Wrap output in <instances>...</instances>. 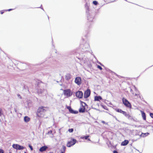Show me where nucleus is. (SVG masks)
<instances>
[{"instance_id": "10", "label": "nucleus", "mask_w": 153, "mask_h": 153, "mask_svg": "<svg viewBox=\"0 0 153 153\" xmlns=\"http://www.w3.org/2000/svg\"><path fill=\"white\" fill-rule=\"evenodd\" d=\"M38 92L39 94H43V95L46 94L47 93L46 90L44 89H39L38 90Z\"/></svg>"}, {"instance_id": "6", "label": "nucleus", "mask_w": 153, "mask_h": 153, "mask_svg": "<svg viewBox=\"0 0 153 153\" xmlns=\"http://www.w3.org/2000/svg\"><path fill=\"white\" fill-rule=\"evenodd\" d=\"M82 103L84 104V105H82L79 109V111L80 112L83 113L85 111V106L86 105V104L85 102H82Z\"/></svg>"}, {"instance_id": "31", "label": "nucleus", "mask_w": 153, "mask_h": 153, "mask_svg": "<svg viewBox=\"0 0 153 153\" xmlns=\"http://www.w3.org/2000/svg\"><path fill=\"white\" fill-rule=\"evenodd\" d=\"M150 116L151 117L153 118V114L150 113Z\"/></svg>"}, {"instance_id": "32", "label": "nucleus", "mask_w": 153, "mask_h": 153, "mask_svg": "<svg viewBox=\"0 0 153 153\" xmlns=\"http://www.w3.org/2000/svg\"><path fill=\"white\" fill-rule=\"evenodd\" d=\"M13 10V9H9L8 10H5V11H10L11 10Z\"/></svg>"}, {"instance_id": "25", "label": "nucleus", "mask_w": 153, "mask_h": 153, "mask_svg": "<svg viewBox=\"0 0 153 153\" xmlns=\"http://www.w3.org/2000/svg\"><path fill=\"white\" fill-rule=\"evenodd\" d=\"M78 58L81 60V62L83 63H85L84 60V59L83 58Z\"/></svg>"}, {"instance_id": "33", "label": "nucleus", "mask_w": 153, "mask_h": 153, "mask_svg": "<svg viewBox=\"0 0 153 153\" xmlns=\"http://www.w3.org/2000/svg\"><path fill=\"white\" fill-rule=\"evenodd\" d=\"M1 110L0 109V116H1L2 114V113L1 112Z\"/></svg>"}, {"instance_id": "46", "label": "nucleus", "mask_w": 153, "mask_h": 153, "mask_svg": "<svg viewBox=\"0 0 153 153\" xmlns=\"http://www.w3.org/2000/svg\"><path fill=\"white\" fill-rule=\"evenodd\" d=\"M25 153H26V152H25Z\"/></svg>"}, {"instance_id": "17", "label": "nucleus", "mask_w": 153, "mask_h": 153, "mask_svg": "<svg viewBox=\"0 0 153 153\" xmlns=\"http://www.w3.org/2000/svg\"><path fill=\"white\" fill-rule=\"evenodd\" d=\"M24 120L25 122L27 123L30 120V118L27 116H25L24 118Z\"/></svg>"}, {"instance_id": "9", "label": "nucleus", "mask_w": 153, "mask_h": 153, "mask_svg": "<svg viewBox=\"0 0 153 153\" xmlns=\"http://www.w3.org/2000/svg\"><path fill=\"white\" fill-rule=\"evenodd\" d=\"M76 97L81 98L82 97L83 93L82 91H79L76 93Z\"/></svg>"}, {"instance_id": "23", "label": "nucleus", "mask_w": 153, "mask_h": 153, "mask_svg": "<svg viewBox=\"0 0 153 153\" xmlns=\"http://www.w3.org/2000/svg\"><path fill=\"white\" fill-rule=\"evenodd\" d=\"M62 149L61 150V151L65 152L66 149V147L64 146H62Z\"/></svg>"}, {"instance_id": "16", "label": "nucleus", "mask_w": 153, "mask_h": 153, "mask_svg": "<svg viewBox=\"0 0 153 153\" xmlns=\"http://www.w3.org/2000/svg\"><path fill=\"white\" fill-rule=\"evenodd\" d=\"M91 15H90V14H88L87 15V18L88 19V20H89V21H92L93 19V16L91 17Z\"/></svg>"}, {"instance_id": "41", "label": "nucleus", "mask_w": 153, "mask_h": 153, "mask_svg": "<svg viewBox=\"0 0 153 153\" xmlns=\"http://www.w3.org/2000/svg\"><path fill=\"white\" fill-rule=\"evenodd\" d=\"M88 140L89 141H90V140L89 139H88Z\"/></svg>"}, {"instance_id": "28", "label": "nucleus", "mask_w": 153, "mask_h": 153, "mask_svg": "<svg viewBox=\"0 0 153 153\" xmlns=\"http://www.w3.org/2000/svg\"><path fill=\"white\" fill-rule=\"evenodd\" d=\"M97 67L98 68L100 69V70H102V68L100 65H98L97 66Z\"/></svg>"}, {"instance_id": "39", "label": "nucleus", "mask_w": 153, "mask_h": 153, "mask_svg": "<svg viewBox=\"0 0 153 153\" xmlns=\"http://www.w3.org/2000/svg\"><path fill=\"white\" fill-rule=\"evenodd\" d=\"M18 96L19 97H20V98H21V97H20V96L19 95H18Z\"/></svg>"}, {"instance_id": "2", "label": "nucleus", "mask_w": 153, "mask_h": 153, "mask_svg": "<svg viewBox=\"0 0 153 153\" xmlns=\"http://www.w3.org/2000/svg\"><path fill=\"white\" fill-rule=\"evenodd\" d=\"M122 102L124 105L127 107L131 108V105L129 102L124 98H122Z\"/></svg>"}, {"instance_id": "15", "label": "nucleus", "mask_w": 153, "mask_h": 153, "mask_svg": "<svg viewBox=\"0 0 153 153\" xmlns=\"http://www.w3.org/2000/svg\"><path fill=\"white\" fill-rule=\"evenodd\" d=\"M123 114L128 119H130L131 117V116L129 114L127 113L125 111L124 112Z\"/></svg>"}, {"instance_id": "12", "label": "nucleus", "mask_w": 153, "mask_h": 153, "mask_svg": "<svg viewBox=\"0 0 153 153\" xmlns=\"http://www.w3.org/2000/svg\"><path fill=\"white\" fill-rule=\"evenodd\" d=\"M129 143V141L127 140H125L124 141L122 142L121 143V146H126Z\"/></svg>"}, {"instance_id": "43", "label": "nucleus", "mask_w": 153, "mask_h": 153, "mask_svg": "<svg viewBox=\"0 0 153 153\" xmlns=\"http://www.w3.org/2000/svg\"><path fill=\"white\" fill-rule=\"evenodd\" d=\"M86 8L88 9V7H86Z\"/></svg>"}, {"instance_id": "3", "label": "nucleus", "mask_w": 153, "mask_h": 153, "mask_svg": "<svg viewBox=\"0 0 153 153\" xmlns=\"http://www.w3.org/2000/svg\"><path fill=\"white\" fill-rule=\"evenodd\" d=\"M76 140L74 139H72L71 140L69 141L67 143V146L68 147H70L74 145L76 142Z\"/></svg>"}, {"instance_id": "21", "label": "nucleus", "mask_w": 153, "mask_h": 153, "mask_svg": "<svg viewBox=\"0 0 153 153\" xmlns=\"http://www.w3.org/2000/svg\"><path fill=\"white\" fill-rule=\"evenodd\" d=\"M84 46H85V48L84 47L82 49L84 50H85V51H86L87 50H85V49H86V48H89V46L87 43H85Z\"/></svg>"}, {"instance_id": "11", "label": "nucleus", "mask_w": 153, "mask_h": 153, "mask_svg": "<svg viewBox=\"0 0 153 153\" xmlns=\"http://www.w3.org/2000/svg\"><path fill=\"white\" fill-rule=\"evenodd\" d=\"M48 147L46 146H44L41 147L39 150L40 152H43L46 150Z\"/></svg>"}, {"instance_id": "34", "label": "nucleus", "mask_w": 153, "mask_h": 153, "mask_svg": "<svg viewBox=\"0 0 153 153\" xmlns=\"http://www.w3.org/2000/svg\"><path fill=\"white\" fill-rule=\"evenodd\" d=\"M67 109H68L69 110V109H70L71 108L70 106H68L67 107Z\"/></svg>"}, {"instance_id": "45", "label": "nucleus", "mask_w": 153, "mask_h": 153, "mask_svg": "<svg viewBox=\"0 0 153 153\" xmlns=\"http://www.w3.org/2000/svg\"><path fill=\"white\" fill-rule=\"evenodd\" d=\"M41 9H42L43 10H44L43 9V8H41Z\"/></svg>"}, {"instance_id": "35", "label": "nucleus", "mask_w": 153, "mask_h": 153, "mask_svg": "<svg viewBox=\"0 0 153 153\" xmlns=\"http://www.w3.org/2000/svg\"><path fill=\"white\" fill-rule=\"evenodd\" d=\"M102 123H103V124H107V123H106L104 121H102Z\"/></svg>"}, {"instance_id": "29", "label": "nucleus", "mask_w": 153, "mask_h": 153, "mask_svg": "<svg viewBox=\"0 0 153 153\" xmlns=\"http://www.w3.org/2000/svg\"><path fill=\"white\" fill-rule=\"evenodd\" d=\"M29 147H30V149L31 151L33 150V148L30 145H29Z\"/></svg>"}, {"instance_id": "4", "label": "nucleus", "mask_w": 153, "mask_h": 153, "mask_svg": "<svg viewBox=\"0 0 153 153\" xmlns=\"http://www.w3.org/2000/svg\"><path fill=\"white\" fill-rule=\"evenodd\" d=\"M63 92L64 95L67 97H69L72 95V93L71 92L70 90L69 89L64 90Z\"/></svg>"}, {"instance_id": "44", "label": "nucleus", "mask_w": 153, "mask_h": 153, "mask_svg": "<svg viewBox=\"0 0 153 153\" xmlns=\"http://www.w3.org/2000/svg\"><path fill=\"white\" fill-rule=\"evenodd\" d=\"M50 132H51H51H52V131H50Z\"/></svg>"}, {"instance_id": "14", "label": "nucleus", "mask_w": 153, "mask_h": 153, "mask_svg": "<svg viewBox=\"0 0 153 153\" xmlns=\"http://www.w3.org/2000/svg\"><path fill=\"white\" fill-rule=\"evenodd\" d=\"M140 112L141 113L142 116L143 118V119L144 120H146V115L145 113H144V111L141 110L140 111Z\"/></svg>"}, {"instance_id": "40", "label": "nucleus", "mask_w": 153, "mask_h": 153, "mask_svg": "<svg viewBox=\"0 0 153 153\" xmlns=\"http://www.w3.org/2000/svg\"><path fill=\"white\" fill-rule=\"evenodd\" d=\"M65 152H61V153H64Z\"/></svg>"}, {"instance_id": "19", "label": "nucleus", "mask_w": 153, "mask_h": 153, "mask_svg": "<svg viewBox=\"0 0 153 153\" xmlns=\"http://www.w3.org/2000/svg\"><path fill=\"white\" fill-rule=\"evenodd\" d=\"M65 78L66 80H68L71 79V75L70 74H67L65 76Z\"/></svg>"}, {"instance_id": "42", "label": "nucleus", "mask_w": 153, "mask_h": 153, "mask_svg": "<svg viewBox=\"0 0 153 153\" xmlns=\"http://www.w3.org/2000/svg\"><path fill=\"white\" fill-rule=\"evenodd\" d=\"M137 94H135V96H137Z\"/></svg>"}, {"instance_id": "38", "label": "nucleus", "mask_w": 153, "mask_h": 153, "mask_svg": "<svg viewBox=\"0 0 153 153\" xmlns=\"http://www.w3.org/2000/svg\"><path fill=\"white\" fill-rule=\"evenodd\" d=\"M3 13H4L3 12L1 11V14H3Z\"/></svg>"}, {"instance_id": "22", "label": "nucleus", "mask_w": 153, "mask_h": 153, "mask_svg": "<svg viewBox=\"0 0 153 153\" xmlns=\"http://www.w3.org/2000/svg\"><path fill=\"white\" fill-rule=\"evenodd\" d=\"M115 111L117 112H119L121 113H122L123 114V113L124 112V111H123L122 110H121L120 109H118V108H116L115 109Z\"/></svg>"}, {"instance_id": "36", "label": "nucleus", "mask_w": 153, "mask_h": 153, "mask_svg": "<svg viewBox=\"0 0 153 153\" xmlns=\"http://www.w3.org/2000/svg\"><path fill=\"white\" fill-rule=\"evenodd\" d=\"M113 153H118V152L116 151H114L113 152Z\"/></svg>"}, {"instance_id": "13", "label": "nucleus", "mask_w": 153, "mask_h": 153, "mask_svg": "<svg viewBox=\"0 0 153 153\" xmlns=\"http://www.w3.org/2000/svg\"><path fill=\"white\" fill-rule=\"evenodd\" d=\"M102 99V98L100 96H95L94 97V100L95 101H100Z\"/></svg>"}, {"instance_id": "8", "label": "nucleus", "mask_w": 153, "mask_h": 153, "mask_svg": "<svg viewBox=\"0 0 153 153\" xmlns=\"http://www.w3.org/2000/svg\"><path fill=\"white\" fill-rule=\"evenodd\" d=\"M75 82L77 85H79L81 83V79L79 77H76L75 79Z\"/></svg>"}, {"instance_id": "7", "label": "nucleus", "mask_w": 153, "mask_h": 153, "mask_svg": "<svg viewBox=\"0 0 153 153\" xmlns=\"http://www.w3.org/2000/svg\"><path fill=\"white\" fill-rule=\"evenodd\" d=\"M90 90L87 89L84 93V97L85 98L88 97L90 95Z\"/></svg>"}, {"instance_id": "20", "label": "nucleus", "mask_w": 153, "mask_h": 153, "mask_svg": "<svg viewBox=\"0 0 153 153\" xmlns=\"http://www.w3.org/2000/svg\"><path fill=\"white\" fill-rule=\"evenodd\" d=\"M69 112L73 114H77L78 113L77 111H74L71 108L69 109Z\"/></svg>"}, {"instance_id": "27", "label": "nucleus", "mask_w": 153, "mask_h": 153, "mask_svg": "<svg viewBox=\"0 0 153 153\" xmlns=\"http://www.w3.org/2000/svg\"><path fill=\"white\" fill-rule=\"evenodd\" d=\"M68 131L70 132H72L73 131V128H71V129H69Z\"/></svg>"}, {"instance_id": "26", "label": "nucleus", "mask_w": 153, "mask_h": 153, "mask_svg": "<svg viewBox=\"0 0 153 153\" xmlns=\"http://www.w3.org/2000/svg\"><path fill=\"white\" fill-rule=\"evenodd\" d=\"M93 3L95 5H97L98 4L97 1H94L93 2Z\"/></svg>"}, {"instance_id": "30", "label": "nucleus", "mask_w": 153, "mask_h": 153, "mask_svg": "<svg viewBox=\"0 0 153 153\" xmlns=\"http://www.w3.org/2000/svg\"><path fill=\"white\" fill-rule=\"evenodd\" d=\"M0 153H4V151L1 149H0Z\"/></svg>"}, {"instance_id": "37", "label": "nucleus", "mask_w": 153, "mask_h": 153, "mask_svg": "<svg viewBox=\"0 0 153 153\" xmlns=\"http://www.w3.org/2000/svg\"><path fill=\"white\" fill-rule=\"evenodd\" d=\"M14 110H15V111L16 112H17V110H16V109H14Z\"/></svg>"}, {"instance_id": "24", "label": "nucleus", "mask_w": 153, "mask_h": 153, "mask_svg": "<svg viewBox=\"0 0 153 153\" xmlns=\"http://www.w3.org/2000/svg\"><path fill=\"white\" fill-rule=\"evenodd\" d=\"M89 137V136H86L85 137H81V138L82 139H85V140L88 139V138Z\"/></svg>"}, {"instance_id": "18", "label": "nucleus", "mask_w": 153, "mask_h": 153, "mask_svg": "<svg viewBox=\"0 0 153 153\" xmlns=\"http://www.w3.org/2000/svg\"><path fill=\"white\" fill-rule=\"evenodd\" d=\"M149 134V133H142L141 135L140 136V137H144L146 136H148Z\"/></svg>"}, {"instance_id": "1", "label": "nucleus", "mask_w": 153, "mask_h": 153, "mask_svg": "<svg viewBox=\"0 0 153 153\" xmlns=\"http://www.w3.org/2000/svg\"><path fill=\"white\" fill-rule=\"evenodd\" d=\"M49 110L48 107L41 106L39 107L37 110V116L40 118L43 117L45 115V112Z\"/></svg>"}, {"instance_id": "5", "label": "nucleus", "mask_w": 153, "mask_h": 153, "mask_svg": "<svg viewBox=\"0 0 153 153\" xmlns=\"http://www.w3.org/2000/svg\"><path fill=\"white\" fill-rule=\"evenodd\" d=\"M12 147L13 148L16 150H22L24 148L23 146L17 144H13Z\"/></svg>"}]
</instances>
